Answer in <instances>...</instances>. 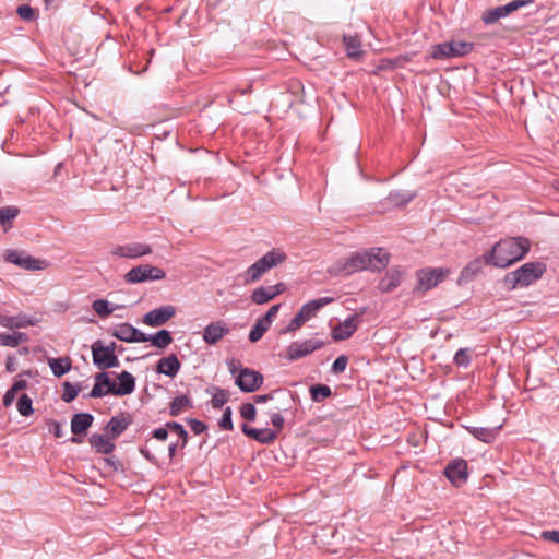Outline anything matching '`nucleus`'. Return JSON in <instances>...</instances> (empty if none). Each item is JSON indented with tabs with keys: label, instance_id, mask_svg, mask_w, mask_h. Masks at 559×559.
<instances>
[{
	"label": "nucleus",
	"instance_id": "nucleus-1",
	"mask_svg": "<svg viewBox=\"0 0 559 559\" xmlns=\"http://www.w3.org/2000/svg\"><path fill=\"white\" fill-rule=\"evenodd\" d=\"M389 262L390 254L383 248H371L334 262L329 273L334 276H348L365 270L381 271Z\"/></svg>",
	"mask_w": 559,
	"mask_h": 559
},
{
	"label": "nucleus",
	"instance_id": "nucleus-2",
	"mask_svg": "<svg viewBox=\"0 0 559 559\" xmlns=\"http://www.w3.org/2000/svg\"><path fill=\"white\" fill-rule=\"evenodd\" d=\"M530 243L524 238H509L499 241L487 257V262L498 267H508L521 260L528 251Z\"/></svg>",
	"mask_w": 559,
	"mask_h": 559
},
{
	"label": "nucleus",
	"instance_id": "nucleus-3",
	"mask_svg": "<svg viewBox=\"0 0 559 559\" xmlns=\"http://www.w3.org/2000/svg\"><path fill=\"white\" fill-rule=\"evenodd\" d=\"M546 265L542 262H530L523 264L513 272L506 274L504 286L512 290L519 287H527L538 281L545 273Z\"/></svg>",
	"mask_w": 559,
	"mask_h": 559
},
{
	"label": "nucleus",
	"instance_id": "nucleus-4",
	"mask_svg": "<svg viewBox=\"0 0 559 559\" xmlns=\"http://www.w3.org/2000/svg\"><path fill=\"white\" fill-rule=\"evenodd\" d=\"M286 260V254L281 249H273L249 266L246 271L245 283L250 284L259 281L263 274L280 265Z\"/></svg>",
	"mask_w": 559,
	"mask_h": 559
},
{
	"label": "nucleus",
	"instance_id": "nucleus-5",
	"mask_svg": "<svg viewBox=\"0 0 559 559\" xmlns=\"http://www.w3.org/2000/svg\"><path fill=\"white\" fill-rule=\"evenodd\" d=\"M333 301L334 299L332 297H322L305 304L282 333H293L299 330L306 322L313 318L322 307Z\"/></svg>",
	"mask_w": 559,
	"mask_h": 559
},
{
	"label": "nucleus",
	"instance_id": "nucleus-6",
	"mask_svg": "<svg viewBox=\"0 0 559 559\" xmlns=\"http://www.w3.org/2000/svg\"><path fill=\"white\" fill-rule=\"evenodd\" d=\"M116 343L106 346L102 341H96L92 345V357L94 365L100 369L119 367L120 361L115 354Z\"/></svg>",
	"mask_w": 559,
	"mask_h": 559
},
{
	"label": "nucleus",
	"instance_id": "nucleus-7",
	"mask_svg": "<svg viewBox=\"0 0 559 559\" xmlns=\"http://www.w3.org/2000/svg\"><path fill=\"white\" fill-rule=\"evenodd\" d=\"M450 274V269L447 267H425L416 272V290L427 292L436 287L439 283L443 282Z\"/></svg>",
	"mask_w": 559,
	"mask_h": 559
},
{
	"label": "nucleus",
	"instance_id": "nucleus-8",
	"mask_svg": "<svg viewBox=\"0 0 559 559\" xmlns=\"http://www.w3.org/2000/svg\"><path fill=\"white\" fill-rule=\"evenodd\" d=\"M166 273L158 266L151 264H141L132 267L126 275V282L130 284H139L146 281H160L164 280Z\"/></svg>",
	"mask_w": 559,
	"mask_h": 559
},
{
	"label": "nucleus",
	"instance_id": "nucleus-9",
	"mask_svg": "<svg viewBox=\"0 0 559 559\" xmlns=\"http://www.w3.org/2000/svg\"><path fill=\"white\" fill-rule=\"evenodd\" d=\"M4 260L27 271H41L49 265L46 260L36 259L26 252L17 250H7Z\"/></svg>",
	"mask_w": 559,
	"mask_h": 559
},
{
	"label": "nucleus",
	"instance_id": "nucleus-10",
	"mask_svg": "<svg viewBox=\"0 0 559 559\" xmlns=\"http://www.w3.org/2000/svg\"><path fill=\"white\" fill-rule=\"evenodd\" d=\"M533 0H513L504 5L489 9L483 13V22L487 25L498 22L500 19L508 16L510 13L522 7L531 4Z\"/></svg>",
	"mask_w": 559,
	"mask_h": 559
},
{
	"label": "nucleus",
	"instance_id": "nucleus-11",
	"mask_svg": "<svg viewBox=\"0 0 559 559\" xmlns=\"http://www.w3.org/2000/svg\"><path fill=\"white\" fill-rule=\"evenodd\" d=\"M324 343L319 340H306L302 342H293L286 349L285 358L289 361L297 360L320 349Z\"/></svg>",
	"mask_w": 559,
	"mask_h": 559
},
{
	"label": "nucleus",
	"instance_id": "nucleus-12",
	"mask_svg": "<svg viewBox=\"0 0 559 559\" xmlns=\"http://www.w3.org/2000/svg\"><path fill=\"white\" fill-rule=\"evenodd\" d=\"M263 383V376L249 368H243L236 376V384L243 392H254Z\"/></svg>",
	"mask_w": 559,
	"mask_h": 559
},
{
	"label": "nucleus",
	"instance_id": "nucleus-13",
	"mask_svg": "<svg viewBox=\"0 0 559 559\" xmlns=\"http://www.w3.org/2000/svg\"><path fill=\"white\" fill-rule=\"evenodd\" d=\"M152 253V247L147 243L142 242H130L126 245L117 246L112 249L111 254L128 258L138 259Z\"/></svg>",
	"mask_w": 559,
	"mask_h": 559
},
{
	"label": "nucleus",
	"instance_id": "nucleus-14",
	"mask_svg": "<svg viewBox=\"0 0 559 559\" xmlns=\"http://www.w3.org/2000/svg\"><path fill=\"white\" fill-rule=\"evenodd\" d=\"M175 314L176 308L171 305H167L148 311L143 317V323L148 326H160L174 318Z\"/></svg>",
	"mask_w": 559,
	"mask_h": 559
},
{
	"label": "nucleus",
	"instance_id": "nucleus-15",
	"mask_svg": "<svg viewBox=\"0 0 559 559\" xmlns=\"http://www.w3.org/2000/svg\"><path fill=\"white\" fill-rule=\"evenodd\" d=\"M230 329L228 324L223 320H217L211 322L203 330V340L209 345H215L219 341H222L227 334H229Z\"/></svg>",
	"mask_w": 559,
	"mask_h": 559
},
{
	"label": "nucleus",
	"instance_id": "nucleus-16",
	"mask_svg": "<svg viewBox=\"0 0 559 559\" xmlns=\"http://www.w3.org/2000/svg\"><path fill=\"white\" fill-rule=\"evenodd\" d=\"M447 478L455 486H460L467 480V463L462 459L453 460L444 469Z\"/></svg>",
	"mask_w": 559,
	"mask_h": 559
},
{
	"label": "nucleus",
	"instance_id": "nucleus-17",
	"mask_svg": "<svg viewBox=\"0 0 559 559\" xmlns=\"http://www.w3.org/2000/svg\"><path fill=\"white\" fill-rule=\"evenodd\" d=\"M403 277V270L400 267H392L379 281L377 288L381 293H390L401 285Z\"/></svg>",
	"mask_w": 559,
	"mask_h": 559
},
{
	"label": "nucleus",
	"instance_id": "nucleus-18",
	"mask_svg": "<svg viewBox=\"0 0 559 559\" xmlns=\"http://www.w3.org/2000/svg\"><path fill=\"white\" fill-rule=\"evenodd\" d=\"M241 430L247 437H250L262 444H271L277 438V431L269 428L257 429L245 424L242 425Z\"/></svg>",
	"mask_w": 559,
	"mask_h": 559
},
{
	"label": "nucleus",
	"instance_id": "nucleus-19",
	"mask_svg": "<svg viewBox=\"0 0 559 559\" xmlns=\"http://www.w3.org/2000/svg\"><path fill=\"white\" fill-rule=\"evenodd\" d=\"M115 389V382L110 380L108 373L99 372L95 376V384L90 393L91 397H102L105 395H112L110 391Z\"/></svg>",
	"mask_w": 559,
	"mask_h": 559
},
{
	"label": "nucleus",
	"instance_id": "nucleus-20",
	"mask_svg": "<svg viewBox=\"0 0 559 559\" xmlns=\"http://www.w3.org/2000/svg\"><path fill=\"white\" fill-rule=\"evenodd\" d=\"M119 384L115 383V389L111 388L112 395L123 396L131 394L135 389V379L128 372L122 371L117 377Z\"/></svg>",
	"mask_w": 559,
	"mask_h": 559
},
{
	"label": "nucleus",
	"instance_id": "nucleus-21",
	"mask_svg": "<svg viewBox=\"0 0 559 559\" xmlns=\"http://www.w3.org/2000/svg\"><path fill=\"white\" fill-rule=\"evenodd\" d=\"M181 364L175 354H170L158 360L156 371L158 373L174 378L180 370Z\"/></svg>",
	"mask_w": 559,
	"mask_h": 559
},
{
	"label": "nucleus",
	"instance_id": "nucleus-22",
	"mask_svg": "<svg viewBox=\"0 0 559 559\" xmlns=\"http://www.w3.org/2000/svg\"><path fill=\"white\" fill-rule=\"evenodd\" d=\"M357 330V317H350L336 325L332 331L334 341H344L349 338Z\"/></svg>",
	"mask_w": 559,
	"mask_h": 559
},
{
	"label": "nucleus",
	"instance_id": "nucleus-23",
	"mask_svg": "<svg viewBox=\"0 0 559 559\" xmlns=\"http://www.w3.org/2000/svg\"><path fill=\"white\" fill-rule=\"evenodd\" d=\"M93 416L86 413L75 414L71 420V431L74 435L85 433L92 426Z\"/></svg>",
	"mask_w": 559,
	"mask_h": 559
},
{
	"label": "nucleus",
	"instance_id": "nucleus-24",
	"mask_svg": "<svg viewBox=\"0 0 559 559\" xmlns=\"http://www.w3.org/2000/svg\"><path fill=\"white\" fill-rule=\"evenodd\" d=\"M112 336L127 343H134L135 328L129 323L119 324L114 329Z\"/></svg>",
	"mask_w": 559,
	"mask_h": 559
},
{
	"label": "nucleus",
	"instance_id": "nucleus-25",
	"mask_svg": "<svg viewBox=\"0 0 559 559\" xmlns=\"http://www.w3.org/2000/svg\"><path fill=\"white\" fill-rule=\"evenodd\" d=\"M344 46L347 57L352 59H358L362 53L361 41L357 36H344Z\"/></svg>",
	"mask_w": 559,
	"mask_h": 559
},
{
	"label": "nucleus",
	"instance_id": "nucleus-26",
	"mask_svg": "<svg viewBox=\"0 0 559 559\" xmlns=\"http://www.w3.org/2000/svg\"><path fill=\"white\" fill-rule=\"evenodd\" d=\"M49 367L52 373L60 378L71 369V359L69 357L63 358H49Z\"/></svg>",
	"mask_w": 559,
	"mask_h": 559
},
{
	"label": "nucleus",
	"instance_id": "nucleus-27",
	"mask_svg": "<svg viewBox=\"0 0 559 559\" xmlns=\"http://www.w3.org/2000/svg\"><path fill=\"white\" fill-rule=\"evenodd\" d=\"M90 442L99 453L108 454L115 449V444L103 435H93Z\"/></svg>",
	"mask_w": 559,
	"mask_h": 559
},
{
	"label": "nucleus",
	"instance_id": "nucleus-28",
	"mask_svg": "<svg viewBox=\"0 0 559 559\" xmlns=\"http://www.w3.org/2000/svg\"><path fill=\"white\" fill-rule=\"evenodd\" d=\"M130 421L121 416L112 417L107 424V430L111 433L112 438L120 436L129 426Z\"/></svg>",
	"mask_w": 559,
	"mask_h": 559
},
{
	"label": "nucleus",
	"instance_id": "nucleus-29",
	"mask_svg": "<svg viewBox=\"0 0 559 559\" xmlns=\"http://www.w3.org/2000/svg\"><path fill=\"white\" fill-rule=\"evenodd\" d=\"M447 44L451 58L465 56L473 49V44L467 41H449Z\"/></svg>",
	"mask_w": 559,
	"mask_h": 559
},
{
	"label": "nucleus",
	"instance_id": "nucleus-30",
	"mask_svg": "<svg viewBox=\"0 0 559 559\" xmlns=\"http://www.w3.org/2000/svg\"><path fill=\"white\" fill-rule=\"evenodd\" d=\"M151 343L157 348H166L173 343V337L169 331L160 330L154 335L150 336Z\"/></svg>",
	"mask_w": 559,
	"mask_h": 559
},
{
	"label": "nucleus",
	"instance_id": "nucleus-31",
	"mask_svg": "<svg viewBox=\"0 0 559 559\" xmlns=\"http://www.w3.org/2000/svg\"><path fill=\"white\" fill-rule=\"evenodd\" d=\"M191 406L190 399L187 395L176 396L170 403V415L178 416L185 409Z\"/></svg>",
	"mask_w": 559,
	"mask_h": 559
},
{
	"label": "nucleus",
	"instance_id": "nucleus-32",
	"mask_svg": "<svg viewBox=\"0 0 559 559\" xmlns=\"http://www.w3.org/2000/svg\"><path fill=\"white\" fill-rule=\"evenodd\" d=\"M481 270V262L479 259H476L469 262L461 272L460 280L461 281H469L474 278Z\"/></svg>",
	"mask_w": 559,
	"mask_h": 559
},
{
	"label": "nucleus",
	"instance_id": "nucleus-33",
	"mask_svg": "<svg viewBox=\"0 0 559 559\" xmlns=\"http://www.w3.org/2000/svg\"><path fill=\"white\" fill-rule=\"evenodd\" d=\"M272 293L273 292L270 289V286L259 287L252 292L251 299L257 305H263L274 298Z\"/></svg>",
	"mask_w": 559,
	"mask_h": 559
},
{
	"label": "nucleus",
	"instance_id": "nucleus-34",
	"mask_svg": "<svg viewBox=\"0 0 559 559\" xmlns=\"http://www.w3.org/2000/svg\"><path fill=\"white\" fill-rule=\"evenodd\" d=\"M271 324L266 322L264 319L258 320L255 325L252 328V330L249 333V340L252 343L258 342L262 338L263 334L270 329Z\"/></svg>",
	"mask_w": 559,
	"mask_h": 559
},
{
	"label": "nucleus",
	"instance_id": "nucleus-35",
	"mask_svg": "<svg viewBox=\"0 0 559 559\" xmlns=\"http://www.w3.org/2000/svg\"><path fill=\"white\" fill-rule=\"evenodd\" d=\"M92 308L100 318H107L115 309L119 308V306L111 308L107 300L97 299L93 301Z\"/></svg>",
	"mask_w": 559,
	"mask_h": 559
},
{
	"label": "nucleus",
	"instance_id": "nucleus-36",
	"mask_svg": "<svg viewBox=\"0 0 559 559\" xmlns=\"http://www.w3.org/2000/svg\"><path fill=\"white\" fill-rule=\"evenodd\" d=\"M415 197V193L412 191H404V192H392L389 195L390 201L395 205H405L411 200H413Z\"/></svg>",
	"mask_w": 559,
	"mask_h": 559
},
{
	"label": "nucleus",
	"instance_id": "nucleus-37",
	"mask_svg": "<svg viewBox=\"0 0 559 559\" xmlns=\"http://www.w3.org/2000/svg\"><path fill=\"white\" fill-rule=\"evenodd\" d=\"M311 397L316 402H320L331 395V389L324 384H318L310 388Z\"/></svg>",
	"mask_w": 559,
	"mask_h": 559
},
{
	"label": "nucleus",
	"instance_id": "nucleus-38",
	"mask_svg": "<svg viewBox=\"0 0 559 559\" xmlns=\"http://www.w3.org/2000/svg\"><path fill=\"white\" fill-rule=\"evenodd\" d=\"M17 411L22 416H29L33 414L32 400L27 394H22L17 401Z\"/></svg>",
	"mask_w": 559,
	"mask_h": 559
},
{
	"label": "nucleus",
	"instance_id": "nucleus-39",
	"mask_svg": "<svg viewBox=\"0 0 559 559\" xmlns=\"http://www.w3.org/2000/svg\"><path fill=\"white\" fill-rule=\"evenodd\" d=\"M19 210L13 206H5L0 209V224L3 226L10 225L11 222L17 216Z\"/></svg>",
	"mask_w": 559,
	"mask_h": 559
},
{
	"label": "nucleus",
	"instance_id": "nucleus-40",
	"mask_svg": "<svg viewBox=\"0 0 559 559\" xmlns=\"http://www.w3.org/2000/svg\"><path fill=\"white\" fill-rule=\"evenodd\" d=\"M22 338L23 334L21 333H2L0 334V345L15 347L21 343Z\"/></svg>",
	"mask_w": 559,
	"mask_h": 559
},
{
	"label": "nucleus",
	"instance_id": "nucleus-41",
	"mask_svg": "<svg viewBox=\"0 0 559 559\" xmlns=\"http://www.w3.org/2000/svg\"><path fill=\"white\" fill-rule=\"evenodd\" d=\"M167 428L170 432L175 433L178 438L181 439L180 448H183L187 443L188 433L185 428L175 421L167 423Z\"/></svg>",
	"mask_w": 559,
	"mask_h": 559
},
{
	"label": "nucleus",
	"instance_id": "nucleus-42",
	"mask_svg": "<svg viewBox=\"0 0 559 559\" xmlns=\"http://www.w3.org/2000/svg\"><path fill=\"white\" fill-rule=\"evenodd\" d=\"M430 56L433 59H447L451 58L450 51L448 49V44L442 43L431 47Z\"/></svg>",
	"mask_w": 559,
	"mask_h": 559
},
{
	"label": "nucleus",
	"instance_id": "nucleus-43",
	"mask_svg": "<svg viewBox=\"0 0 559 559\" xmlns=\"http://www.w3.org/2000/svg\"><path fill=\"white\" fill-rule=\"evenodd\" d=\"M228 401V394L226 391L216 388L215 393L212 396V406L214 408H221Z\"/></svg>",
	"mask_w": 559,
	"mask_h": 559
},
{
	"label": "nucleus",
	"instance_id": "nucleus-44",
	"mask_svg": "<svg viewBox=\"0 0 559 559\" xmlns=\"http://www.w3.org/2000/svg\"><path fill=\"white\" fill-rule=\"evenodd\" d=\"M80 389L75 388L70 382L63 383L62 400L67 403L72 402L79 394Z\"/></svg>",
	"mask_w": 559,
	"mask_h": 559
},
{
	"label": "nucleus",
	"instance_id": "nucleus-45",
	"mask_svg": "<svg viewBox=\"0 0 559 559\" xmlns=\"http://www.w3.org/2000/svg\"><path fill=\"white\" fill-rule=\"evenodd\" d=\"M469 360H471L469 350L467 348L459 349L454 356V362L457 366L466 367L469 364Z\"/></svg>",
	"mask_w": 559,
	"mask_h": 559
},
{
	"label": "nucleus",
	"instance_id": "nucleus-46",
	"mask_svg": "<svg viewBox=\"0 0 559 559\" xmlns=\"http://www.w3.org/2000/svg\"><path fill=\"white\" fill-rule=\"evenodd\" d=\"M255 414H257V411H255V407L253 404L245 403L241 405L240 415L242 418L252 421L255 418Z\"/></svg>",
	"mask_w": 559,
	"mask_h": 559
},
{
	"label": "nucleus",
	"instance_id": "nucleus-47",
	"mask_svg": "<svg viewBox=\"0 0 559 559\" xmlns=\"http://www.w3.org/2000/svg\"><path fill=\"white\" fill-rule=\"evenodd\" d=\"M219 427L224 430H233L231 409L227 407L219 420Z\"/></svg>",
	"mask_w": 559,
	"mask_h": 559
},
{
	"label": "nucleus",
	"instance_id": "nucleus-48",
	"mask_svg": "<svg viewBox=\"0 0 559 559\" xmlns=\"http://www.w3.org/2000/svg\"><path fill=\"white\" fill-rule=\"evenodd\" d=\"M474 435L485 442H490L495 438V431L486 428L475 429Z\"/></svg>",
	"mask_w": 559,
	"mask_h": 559
},
{
	"label": "nucleus",
	"instance_id": "nucleus-49",
	"mask_svg": "<svg viewBox=\"0 0 559 559\" xmlns=\"http://www.w3.org/2000/svg\"><path fill=\"white\" fill-rule=\"evenodd\" d=\"M348 364V359L346 356L342 355L335 359V361L332 365V371L334 373H342Z\"/></svg>",
	"mask_w": 559,
	"mask_h": 559
},
{
	"label": "nucleus",
	"instance_id": "nucleus-50",
	"mask_svg": "<svg viewBox=\"0 0 559 559\" xmlns=\"http://www.w3.org/2000/svg\"><path fill=\"white\" fill-rule=\"evenodd\" d=\"M17 14L20 15L21 19L26 21H31L34 19V10L27 4L20 5L17 8Z\"/></svg>",
	"mask_w": 559,
	"mask_h": 559
},
{
	"label": "nucleus",
	"instance_id": "nucleus-51",
	"mask_svg": "<svg viewBox=\"0 0 559 559\" xmlns=\"http://www.w3.org/2000/svg\"><path fill=\"white\" fill-rule=\"evenodd\" d=\"M271 423L276 428L275 431H281L284 426V418L280 413H273L271 415Z\"/></svg>",
	"mask_w": 559,
	"mask_h": 559
},
{
	"label": "nucleus",
	"instance_id": "nucleus-52",
	"mask_svg": "<svg viewBox=\"0 0 559 559\" xmlns=\"http://www.w3.org/2000/svg\"><path fill=\"white\" fill-rule=\"evenodd\" d=\"M542 538L559 544V531H544L542 532Z\"/></svg>",
	"mask_w": 559,
	"mask_h": 559
},
{
	"label": "nucleus",
	"instance_id": "nucleus-53",
	"mask_svg": "<svg viewBox=\"0 0 559 559\" xmlns=\"http://www.w3.org/2000/svg\"><path fill=\"white\" fill-rule=\"evenodd\" d=\"M189 426L192 429V431L197 435L202 433L205 430V425L197 419H190Z\"/></svg>",
	"mask_w": 559,
	"mask_h": 559
},
{
	"label": "nucleus",
	"instance_id": "nucleus-54",
	"mask_svg": "<svg viewBox=\"0 0 559 559\" xmlns=\"http://www.w3.org/2000/svg\"><path fill=\"white\" fill-rule=\"evenodd\" d=\"M280 310V305L272 306L262 319L266 320L267 323L272 324L273 319L276 317Z\"/></svg>",
	"mask_w": 559,
	"mask_h": 559
},
{
	"label": "nucleus",
	"instance_id": "nucleus-55",
	"mask_svg": "<svg viewBox=\"0 0 559 559\" xmlns=\"http://www.w3.org/2000/svg\"><path fill=\"white\" fill-rule=\"evenodd\" d=\"M227 366H228V369L230 371V373H233L234 376H236L237 373L240 372L241 369H243L241 367V362L237 359H231L227 362Z\"/></svg>",
	"mask_w": 559,
	"mask_h": 559
},
{
	"label": "nucleus",
	"instance_id": "nucleus-56",
	"mask_svg": "<svg viewBox=\"0 0 559 559\" xmlns=\"http://www.w3.org/2000/svg\"><path fill=\"white\" fill-rule=\"evenodd\" d=\"M16 394L17 393L10 388L3 396V405L9 407L14 402Z\"/></svg>",
	"mask_w": 559,
	"mask_h": 559
},
{
	"label": "nucleus",
	"instance_id": "nucleus-57",
	"mask_svg": "<svg viewBox=\"0 0 559 559\" xmlns=\"http://www.w3.org/2000/svg\"><path fill=\"white\" fill-rule=\"evenodd\" d=\"M168 431L169 429L167 428V426L165 428H157L153 431V437L156 438L157 440L164 441L168 437Z\"/></svg>",
	"mask_w": 559,
	"mask_h": 559
},
{
	"label": "nucleus",
	"instance_id": "nucleus-58",
	"mask_svg": "<svg viewBox=\"0 0 559 559\" xmlns=\"http://www.w3.org/2000/svg\"><path fill=\"white\" fill-rule=\"evenodd\" d=\"M150 336L151 335H146L144 334L143 332L139 331L138 329H135V338H134V343H145V342H151L150 340Z\"/></svg>",
	"mask_w": 559,
	"mask_h": 559
},
{
	"label": "nucleus",
	"instance_id": "nucleus-59",
	"mask_svg": "<svg viewBox=\"0 0 559 559\" xmlns=\"http://www.w3.org/2000/svg\"><path fill=\"white\" fill-rule=\"evenodd\" d=\"M27 385H28V383H27L26 380L20 379L17 381H15L14 384L11 388L13 389V391L19 393L20 391L26 389Z\"/></svg>",
	"mask_w": 559,
	"mask_h": 559
},
{
	"label": "nucleus",
	"instance_id": "nucleus-60",
	"mask_svg": "<svg viewBox=\"0 0 559 559\" xmlns=\"http://www.w3.org/2000/svg\"><path fill=\"white\" fill-rule=\"evenodd\" d=\"M270 289L273 292L272 295L275 298L286 289V286L283 283H278L276 285L270 286Z\"/></svg>",
	"mask_w": 559,
	"mask_h": 559
},
{
	"label": "nucleus",
	"instance_id": "nucleus-61",
	"mask_svg": "<svg viewBox=\"0 0 559 559\" xmlns=\"http://www.w3.org/2000/svg\"><path fill=\"white\" fill-rule=\"evenodd\" d=\"M52 432L57 438H60L62 436V429L59 423H53Z\"/></svg>",
	"mask_w": 559,
	"mask_h": 559
},
{
	"label": "nucleus",
	"instance_id": "nucleus-62",
	"mask_svg": "<svg viewBox=\"0 0 559 559\" xmlns=\"http://www.w3.org/2000/svg\"><path fill=\"white\" fill-rule=\"evenodd\" d=\"M180 447V444L177 442V443H171L168 448V452H169V456L170 457H174L175 454H176V451H177V448Z\"/></svg>",
	"mask_w": 559,
	"mask_h": 559
},
{
	"label": "nucleus",
	"instance_id": "nucleus-63",
	"mask_svg": "<svg viewBox=\"0 0 559 559\" xmlns=\"http://www.w3.org/2000/svg\"><path fill=\"white\" fill-rule=\"evenodd\" d=\"M271 399V394H265V395H257L254 397L255 402L257 403H264L266 401H269Z\"/></svg>",
	"mask_w": 559,
	"mask_h": 559
},
{
	"label": "nucleus",
	"instance_id": "nucleus-64",
	"mask_svg": "<svg viewBox=\"0 0 559 559\" xmlns=\"http://www.w3.org/2000/svg\"><path fill=\"white\" fill-rule=\"evenodd\" d=\"M5 368H7V370H8L9 372H13V371L15 370V368H14V361H13V359H12V358H10V357L8 358V361H7V366H5Z\"/></svg>",
	"mask_w": 559,
	"mask_h": 559
}]
</instances>
